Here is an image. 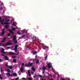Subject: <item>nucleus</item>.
<instances>
[{"label": "nucleus", "mask_w": 80, "mask_h": 80, "mask_svg": "<svg viewBox=\"0 0 80 80\" xmlns=\"http://www.w3.org/2000/svg\"><path fill=\"white\" fill-rule=\"evenodd\" d=\"M4 57L6 60H8V57H7L6 56H5Z\"/></svg>", "instance_id": "obj_13"}, {"label": "nucleus", "mask_w": 80, "mask_h": 80, "mask_svg": "<svg viewBox=\"0 0 80 80\" xmlns=\"http://www.w3.org/2000/svg\"><path fill=\"white\" fill-rule=\"evenodd\" d=\"M44 47H45V48H48V46H44Z\"/></svg>", "instance_id": "obj_38"}, {"label": "nucleus", "mask_w": 80, "mask_h": 80, "mask_svg": "<svg viewBox=\"0 0 80 80\" xmlns=\"http://www.w3.org/2000/svg\"><path fill=\"white\" fill-rule=\"evenodd\" d=\"M48 67L49 68H51V65H50V63L48 64Z\"/></svg>", "instance_id": "obj_15"}, {"label": "nucleus", "mask_w": 80, "mask_h": 80, "mask_svg": "<svg viewBox=\"0 0 80 80\" xmlns=\"http://www.w3.org/2000/svg\"><path fill=\"white\" fill-rule=\"evenodd\" d=\"M9 23H10L6 22L4 23V24H5V25H9Z\"/></svg>", "instance_id": "obj_19"}, {"label": "nucleus", "mask_w": 80, "mask_h": 80, "mask_svg": "<svg viewBox=\"0 0 80 80\" xmlns=\"http://www.w3.org/2000/svg\"><path fill=\"white\" fill-rule=\"evenodd\" d=\"M22 66H24V63L23 62H22L21 64Z\"/></svg>", "instance_id": "obj_36"}, {"label": "nucleus", "mask_w": 80, "mask_h": 80, "mask_svg": "<svg viewBox=\"0 0 80 80\" xmlns=\"http://www.w3.org/2000/svg\"><path fill=\"white\" fill-rule=\"evenodd\" d=\"M10 33H8V35H7V36H8V37H10Z\"/></svg>", "instance_id": "obj_32"}, {"label": "nucleus", "mask_w": 80, "mask_h": 80, "mask_svg": "<svg viewBox=\"0 0 80 80\" xmlns=\"http://www.w3.org/2000/svg\"><path fill=\"white\" fill-rule=\"evenodd\" d=\"M28 75H29V77H30L31 76V74L30 73H28Z\"/></svg>", "instance_id": "obj_37"}, {"label": "nucleus", "mask_w": 80, "mask_h": 80, "mask_svg": "<svg viewBox=\"0 0 80 80\" xmlns=\"http://www.w3.org/2000/svg\"><path fill=\"white\" fill-rule=\"evenodd\" d=\"M4 50H5V49H4L2 48L1 49V52L2 53H4V54H5V52H4Z\"/></svg>", "instance_id": "obj_7"}, {"label": "nucleus", "mask_w": 80, "mask_h": 80, "mask_svg": "<svg viewBox=\"0 0 80 80\" xmlns=\"http://www.w3.org/2000/svg\"><path fill=\"white\" fill-rule=\"evenodd\" d=\"M47 57H48V55L47 54L45 58V60H47Z\"/></svg>", "instance_id": "obj_25"}, {"label": "nucleus", "mask_w": 80, "mask_h": 80, "mask_svg": "<svg viewBox=\"0 0 80 80\" xmlns=\"http://www.w3.org/2000/svg\"><path fill=\"white\" fill-rule=\"evenodd\" d=\"M8 27H9V26H8L6 25H5V28H8Z\"/></svg>", "instance_id": "obj_20"}, {"label": "nucleus", "mask_w": 80, "mask_h": 80, "mask_svg": "<svg viewBox=\"0 0 80 80\" xmlns=\"http://www.w3.org/2000/svg\"><path fill=\"white\" fill-rule=\"evenodd\" d=\"M49 75H50V77H52V75H51V74H49Z\"/></svg>", "instance_id": "obj_55"}, {"label": "nucleus", "mask_w": 80, "mask_h": 80, "mask_svg": "<svg viewBox=\"0 0 80 80\" xmlns=\"http://www.w3.org/2000/svg\"><path fill=\"white\" fill-rule=\"evenodd\" d=\"M61 80H66L64 79V78H62Z\"/></svg>", "instance_id": "obj_47"}, {"label": "nucleus", "mask_w": 80, "mask_h": 80, "mask_svg": "<svg viewBox=\"0 0 80 80\" xmlns=\"http://www.w3.org/2000/svg\"><path fill=\"white\" fill-rule=\"evenodd\" d=\"M19 79V78H16L15 79V80H18Z\"/></svg>", "instance_id": "obj_39"}, {"label": "nucleus", "mask_w": 80, "mask_h": 80, "mask_svg": "<svg viewBox=\"0 0 80 80\" xmlns=\"http://www.w3.org/2000/svg\"><path fill=\"white\" fill-rule=\"evenodd\" d=\"M5 21L6 22V21H7V19H6V18L5 19L4 21Z\"/></svg>", "instance_id": "obj_54"}, {"label": "nucleus", "mask_w": 80, "mask_h": 80, "mask_svg": "<svg viewBox=\"0 0 80 80\" xmlns=\"http://www.w3.org/2000/svg\"><path fill=\"white\" fill-rule=\"evenodd\" d=\"M17 33H18V35H20V32H17Z\"/></svg>", "instance_id": "obj_42"}, {"label": "nucleus", "mask_w": 80, "mask_h": 80, "mask_svg": "<svg viewBox=\"0 0 80 80\" xmlns=\"http://www.w3.org/2000/svg\"><path fill=\"white\" fill-rule=\"evenodd\" d=\"M42 70H43V71H45L46 70V67L44 66H42Z\"/></svg>", "instance_id": "obj_8"}, {"label": "nucleus", "mask_w": 80, "mask_h": 80, "mask_svg": "<svg viewBox=\"0 0 80 80\" xmlns=\"http://www.w3.org/2000/svg\"><path fill=\"white\" fill-rule=\"evenodd\" d=\"M12 44L11 43L8 42L6 44H3L2 43H0V46H7V45H10Z\"/></svg>", "instance_id": "obj_1"}, {"label": "nucleus", "mask_w": 80, "mask_h": 80, "mask_svg": "<svg viewBox=\"0 0 80 80\" xmlns=\"http://www.w3.org/2000/svg\"><path fill=\"white\" fill-rule=\"evenodd\" d=\"M33 65V63H31L30 62H28V64L26 65V67H32Z\"/></svg>", "instance_id": "obj_2"}, {"label": "nucleus", "mask_w": 80, "mask_h": 80, "mask_svg": "<svg viewBox=\"0 0 80 80\" xmlns=\"http://www.w3.org/2000/svg\"><path fill=\"white\" fill-rule=\"evenodd\" d=\"M2 32H5V29H2Z\"/></svg>", "instance_id": "obj_51"}, {"label": "nucleus", "mask_w": 80, "mask_h": 80, "mask_svg": "<svg viewBox=\"0 0 80 80\" xmlns=\"http://www.w3.org/2000/svg\"><path fill=\"white\" fill-rule=\"evenodd\" d=\"M5 22V20L4 19H2V20H1V21H0V22H1V23L2 25H4V23L3 22Z\"/></svg>", "instance_id": "obj_4"}, {"label": "nucleus", "mask_w": 80, "mask_h": 80, "mask_svg": "<svg viewBox=\"0 0 80 80\" xmlns=\"http://www.w3.org/2000/svg\"><path fill=\"white\" fill-rule=\"evenodd\" d=\"M1 19H2V18H1V17H0V22H1Z\"/></svg>", "instance_id": "obj_53"}, {"label": "nucleus", "mask_w": 80, "mask_h": 80, "mask_svg": "<svg viewBox=\"0 0 80 80\" xmlns=\"http://www.w3.org/2000/svg\"><path fill=\"white\" fill-rule=\"evenodd\" d=\"M10 22V20H9V19H8V20L6 21V22Z\"/></svg>", "instance_id": "obj_27"}, {"label": "nucleus", "mask_w": 80, "mask_h": 80, "mask_svg": "<svg viewBox=\"0 0 80 80\" xmlns=\"http://www.w3.org/2000/svg\"><path fill=\"white\" fill-rule=\"evenodd\" d=\"M8 31L9 32H10V33H12V34L13 33V32L11 30L9 29Z\"/></svg>", "instance_id": "obj_14"}, {"label": "nucleus", "mask_w": 80, "mask_h": 80, "mask_svg": "<svg viewBox=\"0 0 80 80\" xmlns=\"http://www.w3.org/2000/svg\"><path fill=\"white\" fill-rule=\"evenodd\" d=\"M11 80H14V79H11Z\"/></svg>", "instance_id": "obj_60"}, {"label": "nucleus", "mask_w": 80, "mask_h": 80, "mask_svg": "<svg viewBox=\"0 0 80 80\" xmlns=\"http://www.w3.org/2000/svg\"><path fill=\"white\" fill-rule=\"evenodd\" d=\"M43 49H44V50H46V48H45V46L43 47Z\"/></svg>", "instance_id": "obj_43"}, {"label": "nucleus", "mask_w": 80, "mask_h": 80, "mask_svg": "<svg viewBox=\"0 0 80 80\" xmlns=\"http://www.w3.org/2000/svg\"><path fill=\"white\" fill-rule=\"evenodd\" d=\"M45 71H43L42 72V73H45Z\"/></svg>", "instance_id": "obj_52"}, {"label": "nucleus", "mask_w": 80, "mask_h": 80, "mask_svg": "<svg viewBox=\"0 0 80 80\" xmlns=\"http://www.w3.org/2000/svg\"><path fill=\"white\" fill-rule=\"evenodd\" d=\"M1 2V5H3V3L2 2Z\"/></svg>", "instance_id": "obj_44"}, {"label": "nucleus", "mask_w": 80, "mask_h": 80, "mask_svg": "<svg viewBox=\"0 0 80 80\" xmlns=\"http://www.w3.org/2000/svg\"><path fill=\"white\" fill-rule=\"evenodd\" d=\"M12 76H13V74H11L10 75V77H12Z\"/></svg>", "instance_id": "obj_56"}, {"label": "nucleus", "mask_w": 80, "mask_h": 80, "mask_svg": "<svg viewBox=\"0 0 80 80\" xmlns=\"http://www.w3.org/2000/svg\"><path fill=\"white\" fill-rule=\"evenodd\" d=\"M31 74H33L34 72H31Z\"/></svg>", "instance_id": "obj_50"}, {"label": "nucleus", "mask_w": 80, "mask_h": 80, "mask_svg": "<svg viewBox=\"0 0 80 80\" xmlns=\"http://www.w3.org/2000/svg\"><path fill=\"white\" fill-rule=\"evenodd\" d=\"M5 66L6 67H8V65L7 64H6Z\"/></svg>", "instance_id": "obj_57"}, {"label": "nucleus", "mask_w": 80, "mask_h": 80, "mask_svg": "<svg viewBox=\"0 0 80 80\" xmlns=\"http://www.w3.org/2000/svg\"><path fill=\"white\" fill-rule=\"evenodd\" d=\"M6 70H7V72H8V73H10V72H11L10 71V70L8 68H6Z\"/></svg>", "instance_id": "obj_12"}, {"label": "nucleus", "mask_w": 80, "mask_h": 80, "mask_svg": "<svg viewBox=\"0 0 80 80\" xmlns=\"http://www.w3.org/2000/svg\"><path fill=\"white\" fill-rule=\"evenodd\" d=\"M13 61L14 63H17V61H16V59H14L13 60Z\"/></svg>", "instance_id": "obj_18"}, {"label": "nucleus", "mask_w": 80, "mask_h": 80, "mask_svg": "<svg viewBox=\"0 0 80 80\" xmlns=\"http://www.w3.org/2000/svg\"><path fill=\"white\" fill-rule=\"evenodd\" d=\"M22 80H26V79L24 78H22Z\"/></svg>", "instance_id": "obj_41"}, {"label": "nucleus", "mask_w": 80, "mask_h": 80, "mask_svg": "<svg viewBox=\"0 0 80 80\" xmlns=\"http://www.w3.org/2000/svg\"><path fill=\"white\" fill-rule=\"evenodd\" d=\"M37 53V51H35L33 53V54H34V55H36Z\"/></svg>", "instance_id": "obj_24"}, {"label": "nucleus", "mask_w": 80, "mask_h": 80, "mask_svg": "<svg viewBox=\"0 0 80 80\" xmlns=\"http://www.w3.org/2000/svg\"><path fill=\"white\" fill-rule=\"evenodd\" d=\"M5 34V32H2L1 33V35H4Z\"/></svg>", "instance_id": "obj_29"}, {"label": "nucleus", "mask_w": 80, "mask_h": 80, "mask_svg": "<svg viewBox=\"0 0 80 80\" xmlns=\"http://www.w3.org/2000/svg\"><path fill=\"white\" fill-rule=\"evenodd\" d=\"M7 49H10V47H7Z\"/></svg>", "instance_id": "obj_45"}, {"label": "nucleus", "mask_w": 80, "mask_h": 80, "mask_svg": "<svg viewBox=\"0 0 80 80\" xmlns=\"http://www.w3.org/2000/svg\"><path fill=\"white\" fill-rule=\"evenodd\" d=\"M15 28H12V30H13V31H15Z\"/></svg>", "instance_id": "obj_30"}, {"label": "nucleus", "mask_w": 80, "mask_h": 80, "mask_svg": "<svg viewBox=\"0 0 80 80\" xmlns=\"http://www.w3.org/2000/svg\"><path fill=\"white\" fill-rule=\"evenodd\" d=\"M1 76H2V75H1V74H0V79H3V77H1Z\"/></svg>", "instance_id": "obj_28"}, {"label": "nucleus", "mask_w": 80, "mask_h": 80, "mask_svg": "<svg viewBox=\"0 0 80 80\" xmlns=\"http://www.w3.org/2000/svg\"><path fill=\"white\" fill-rule=\"evenodd\" d=\"M37 77V75H35L34 77L33 78H35V77Z\"/></svg>", "instance_id": "obj_46"}, {"label": "nucleus", "mask_w": 80, "mask_h": 80, "mask_svg": "<svg viewBox=\"0 0 80 80\" xmlns=\"http://www.w3.org/2000/svg\"><path fill=\"white\" fill-rule=\"evenodd\" d=\"M12 75L13 76H15V77H16V76H17V74L16 73L14 72L12 74Z\"/></svg>", "instance_id": "obj_17"}, {"label": "nucleus", "mask_w": 80, "mask_h": 80, "mask_svg": "<svg viewBox=\"0 0 80 80\" xmlns=\"http://www.w3.org/2000/svg\"><path fill=\"white\" fill-rule=\"evenodd\" d=\"M44 80H46V79H44Z\"/></svg>", "instance_id": "obj_63"}, {"label": "nucleus", "mask_w": 80, "mask_h": 80, "mask_svg": "<svg viewBox=\"0 0 80 80\" xmlns=\"http://www.w3.org/2000/svg\"><path fill=\"white\" fill-rule=\"evenodd\" d=\"M9 55H14V54H15L16 55H18V54H19V52H18L17 54H16V53H15L10 52H9Z\"/></svg>", "instance_id": "obj_3"}, {"label": "nucleus", "mask_w": 80, "mask_h": 80, "mask_svg": "<svg viewBox=\"0 0 80 80\" xmlns=\"http://www.w3.org/2000/svg\"><path fill=\"white\" fill-rule=\"evenodd\" d=\"M32 39L33 40H37V38L36 37H33L32 38Z\"/></svg>", "instance_id": "obj_10"}, {"label": "nucleus", "mask_w": 80, "mask_h": 80, "mask_svg": "<svg viewBox=\"0 0 80 80\" xmlns=\"http://www.w3.org/2000/svg\"><path fill=\"white\" fill-rule=\"evenodd\" d=\"M6 41V37H4L3 38V39L1 41L2 43Z\"/></svg>", "instance_id": "obj_5"}, {"label": "nucleus", "mask_w": 80, "mask_h": 80, "mask_svg": "<svg viewBox=\"0 0 80 80\" xmlns=\"http://www.w3.org/2000/svg\"><path fill=\"white\" fill-rule=\"evenodd\" d=\"M8 68H9V69H12V67L9 66Z\"/></svg>", "instance_id": "obj_26"}, {"label": "nucleus", "mask_w": 80, "mask_h": 80, "mask_svg": "<svg viewBox=\"0 0 80 80\" xmlns=\"http://www.w3.org/2000/svg\"><path fill=\"white\" fill-rule=\"evenodd\" d=\"M17 48H18V45H15L14 47L15 51H17Z\"/></svg>", "instance_id": "obj_6"}, {"label": "nucleus", "mask_w": 80, "mask_h": 80, "mask_svg": "<svg viewBox=\"0 0 80 80\" xmlns=\"http://www.w3.org/2000/svg\"><path fill=\"white\" fill-rule=\"evenodd\" d=\"M39 63V60L37 59V61H36V64H37Z\"/></svg>", "instance_id": "obj_22"}, {"label": "nucleus", "mask_w": 80, "mask_h": 80, "mask_svg": "<svg viewBox=\"0 0 80 80\" xmlns=\"http://www.w3.org/2000/svg\"><path fill=\"white\" fill-rule=\"evenodd\" d=\"M0 69H1V72H2V67L0 68Z\"/></svg>", "instance_id": "obj_33"}, {"label": "nucleus", "mask_w": 80, "mask_h": 80, "mask_svg": "<svg viewBox=\"0 0 80 80\" xmlns=\"http://www.w3.org/2000/svg\"><path fill=\"white\" fill-rule=\"evenodd\" d=\"M42 45H43V43H42Z\"/></svg>", "instance_id": "obj_61"}, {"label": "nucleus", "mask_w": 80, "mask_h": 80, "mask_svg": "<svg viewBox=\"0 0 80 80\" xmlns=\"http://www.w3.org/2000/svg\"><path fill=\"white\" fill-rule=\"evenodd\" d=\"M25 36H26V35H23L22 36V38H24L25 39V38H23V37H25Z\"/></svg>", "instance_id": "obj_21"}, {"label": "nucleus", "mask_w": 80, "mask_h": 80, "mask_svg": "<svg viewBox=\"0 0 80 80\" xmlns=\"http://www.w3.org/2000/svg\"><path fill=\"white\" fill-rule=\"evenodd\" d=\"M28 73H30V71L29 70H28Z\"/></svg>", "instance_id": "obj_35"}, {"label": "nucleus", "mask_w": 80, "mask_h": 80, "mask_svg": "<svg viewBox=\"0 0 80 80\" xmlns=\"http://www.w3.org/2000/svg\"><path fill=\"white\" fill-rule=\"evenodd\" d=\"M3 57H5V55L4 54H2L1 55Z\"/></svg>", "instance_id": "obj_48"}, {"label": "nucleus", "mask_w": 80, "mask_h": 80, "mask_svg": "<svg viewBox=\"0 0 80 80\" xmlns=\"http://www.w3.org/2000/svg\"><path fill=\"white\" fill-rule=\"evenodd\" d=\"M12 25H13V26H15V23L14 22H13L12 23Z\"/></svg>", "instance_id": "obj_40"}, {"label": "nucleus", "mask_w": 80, "mask_h": 80, "mask_svg": "<svg viewBox=\"0 0 80 80\" xmlns=\"http://www.w3.org/2000/svg\"><path fill=\"white\" fill-rule=\"evenodd\" d=\"M1 60H2V59H1L0 58V62H1Z\"/></svg>", "instance_id": "obj_59"}, {"label": "nucleus", "mask_w": 80, "mask_h": 80, "mask_svg": "<svg viewBox=\"0 0 80 80\" xmlns=\"http://www.w3.org/2000/svg\"><path fill=\"white\" fill-rule=\"evenodd\" d=\"M51 67H52V66Z\"/></svg>", "instance_id": "obj_62"}, {"label": "nucleus", "mask_w": 80, "mask_h": 80, "mask_svg": "<svg viewBox=\"0 0 80 80\" xmlns=\"http://www.w3.org/2000/svg\"><path fill=\"white\" fill-rule=\"evenodd\" d=\"M6 75H7L9 77H10V73H6Z\"/></svg>", "instance_id": "obj_16"}, {"label": "nucleus", "mask_w": 80, "mask_h": 80, "mask_svg": "<svg viewBox=\"0 0 80 80\" xmlns=\"http://www.w3.org/2000/svg\"><path fill=\"white\" fill-rule=\"evenodd\" d=\"M16 36H13V41H15L16 40Z\"/></svg>", "instance_id": "obj_11"}, {"label": "nucleus", "mask_w": 80, "mask_h": 80, "mask_svg": "<svg viewBox=\"0 0 80 80\" xmlns=\"http://www.w3.org/2000/svg\"><path fill=\"white\" fill-rule=\"evenodd\" d=\"M39 77H41V78H42V77H43V76L41 75H39Z\"/></svg>", "instance_id": "obj_34"}, {"label": "nucleus", "mask_w": 80, "mask_h": 80, "mask_svg": "<svg viewBox=\"0 0 80 80\" xmlns=\"http://www.w3.org/2000/svg\"><path fill=\"white\" fill-rule=\"evenodd\" d=\"M14 43H18V41H15L14 42Z\"/></svg>", "instance_id": "obj_31"}, {"label": "nucleus", "mask_w": 80, "mask_h": 80, "mask_svg": "<svg viewBox=\"0 0 80 80\" xmlns=\"http://www.w3.org/2000/svg\"><path fill=\"white\" fill-rule=\"evenodd\" d=\"M32 69L33 70V71H35V68H32Z\"/></svg>", "instance_id": "obj_23"}, {"label": "nucleus", "mask_w": 80, "mask_h": 80, "mask_svg": "<svg viewBox=\"0 0 80 80\" xmlns=\"http://www.w3.org/2000/svg\"><path fill=\"white\" fill-rule=\"evenodd\" d=\"M21 69V72H22V73H23V68L22 67H21L20 68Z\"/></svg>", "instance_id": "obj_9"}, {"label": "nucleus", "mask_w": 80, "mask_h": 80, "mask_svg": "<svg viewBox=\"0 0 80 80\" xmlns=\"http://www.w3.org/2000/svg\"><path fill=\"white\" fill-rule=\"evenodd\" d=\"M12 57H13V58H16V56H12Z\"/></svg>", "instance_id": "obj_49"}, {"label": "nucleus", "mask_w": 80, "mask_h": 80, "mask_svg": "<svg viewBox=\"0 0 80 80\" xmlns=\"http://www.w3.org/2000/svg\"><path fill=\"white\" fill-rule=\"evenodd\" d=\"M38 29V27L37 26V29Z\"/></svg>", "instance_id": "obj_58"}]
</instances>
